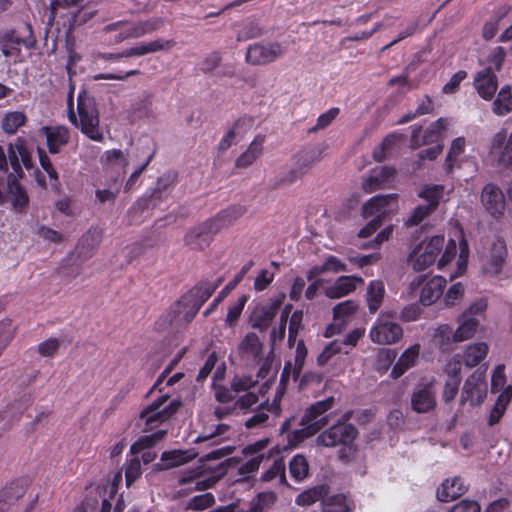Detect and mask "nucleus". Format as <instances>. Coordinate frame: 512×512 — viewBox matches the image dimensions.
I'll return each instance as SVG.
<instances>
[{"mask_svg":"<svg viewBox=\"0 0 512 512\" xmlns=\"http://www.w3.org/2000/svg\"><path fill=\"white\" fill-rule=\"evenodd\" d=\"M222 279L216 282L208 280L199 282L185 294L173 307L171 324L181 327L189 324L198 313L201 306L212 296Z\"/></svg>","mask_w":512,"mask_h":512,"instance_id":"1","label":"nucleus"},{"mask_svg":"<svg viewBox=\"0 0 512 512\" xmlns=\"http://www.w3.org/2000/svg\"><path fill=\"white\" fill-rule=\"evenodd\" d=\"M77 102L78 117L72 109L73 96L72 92H70L68 95L69 120L88 138L101 142L104 136L99 127V111L96 107L95 99L83 90L79 93Z\"/></svg>","mask_w":512,"mask_h":512,"instance_id":"2","label":"nucleus"},{"mask_svg":"<svg viewBox=\"0 0 512 512\" xmlns=\"http://www.w3.org/2000/svg\"><path fill=\"white\" fill-rule=\"evenodd\" d=\"M443 192L444 186L442 185H425L417 196L426 201V204L416 206L404 221V225L407 228L415 227L426 220L438 208Z\"/></svg>","mask_w":512,"mask_h":512,"instance_id":"3","label":"nucleus"},{"mask_svg":"<svg viewBox=\"0 0 512 512\" xmlns=\"http://www.w3.org/2000/svg\"><path fill=\"white\" fill-rule=\"evenodd\" d=\"M486 307V301L478 299L459 315L458 327L452 335L453 342H462L474 337L480 326L479 317L484 313Z\"/></svg>","mask_w":512,"mask_h":512,"instance_id":"4","label":"nucleus"},{"mask_svg":"<svg viewBox=\"0 0 512 512\" xmlns=\"http://www.w3.org/2000/svg\"><path fill=\"white\" fill-rule=\"evenodd\" d=\"M163 25V20L160 18H151L144 21L130 22L128 20H121L106 25L103 31L106 33L113 31H120L116 36L115 41L120 43L126 39L139 38L145 34L152 33Z\"/></svg>","mask_w":512,"mask_h":512,"instance_id":"5","label":"nucleus"},{"mask_svg":"<svg viewBox=\"0 0 512 512\" xmlns=\"http://www.w3.org/2000/svg\"><path fill=\"white\" fill-rule=\"evenodd\" d=\"M357 436L358 430L353 424L338 422L320 433L316 443L324 447L350 446Z\"/></svg>","mask_w":512,"mask_h":512,"instance_id":"6","label":"nucleus"},{"mask_svg":"<svg viewBox=\"0 0 512 512\" xmlns=\"http://www.w3.org/2000/svg\"><path fill=\"white\" fill-rule=\"evenodd\" d=\"M391 315L381 314L376 324L370 330V339L372 342L380 345H390L398 342L403 336L402 327L391 321Z\"/></svg>","mask_w":512,"mask_h":512,"instance_id":"7","label":"nucleus"},{"mask_svg":"<svg viewBox=\"0 0 512 512\" xmlns=\"http://www.w3.org/2000/svg\"><path fill=\"white\" fill-rule=\"evenodd\" d=\"M398 209L397 194L377 195L363 204L362 215L365 218H380L382 222L386 216L396 214Z\"/></svg>","mask_w":512,"mask_h":512,"instance_id":"8","label":"nucleus"},{"mask_svg":"<svg viewBox=\"0 0 512 512\" xmlns=\"http://www.w3.org/2000/svg\"><path fill=\"white\" fill-rule=\"evenodd\" d=\"M168 398L169 395L167 394L161 395L140 413L136 425L142 428L143 432H150L167 420L162 406L168 400Z\"/></svg>","mask_w":512,"mask_h":512,"instance_id":"9","label":"nucleus"},{"mask_svg":"<svg viewBox=\"0 0 512 512\" xmlns=\"http://www.w3.org/2000/svg\"><path fill=\"white\" fill-rule=\"evenodd\" d=\"M487 395V384L485 374L475 371L470 375L462 388L461 403L469 401L472 405L478 406L483 403Z\"/></svg>","mask_w":512,"mask_h":512,"instance_id":"10","label":"nucleus"},{"mask_svg":"<svg viewBox=\"0 0 512 512\" xmlns=\"http://www.w3.org/2000/svg\"><path fill=\"white\" fill-rule=\"evenodd\" d=\"M491 158L503 167H512V133L507 136L505 130L497 132L489 147Z\"/></svg>","mask_w":512,"mask_h":512,"instance_id":"11","label":"nucleus"},{"mask_svg":"<svg viewBox=\"0 0 512 512\" xmlns=\"http://www.w3.org/2000/svg\"><path fill=\"white\" fill-rule=\"evenodd\" d=\"M333 403L334 398L330 397L311 405L301 418L300 425H309L317 433L328 424L329 416L326 412L332 408Z\"/></svg>","mask_w":512,"mask_h":512,"instance_id":"12","label":"nucleus"},{"mask_svg":"<svg viewBox=\"0 0 512 512\" xmlns=\"http://www.w3.org/2000/svg\"><path fill=\"white\" fill-rule=\"evenodd\" d=\"M237 351L242 361L256 365L263 360L264 343L256 333L250 332L240 341Z\"/></svg>","mask_w":512,"mask_h":512,"instance_id":"13","label":"nucleus"},{"mask_svg":"<svg viewBox=\"0 0 512 512\" xmlns=\"http://www.w3.org/2000/svg\"><path fill=\"white\" fill-rule=\"evenodd\" d=\"M282 54L283 49L279 43H258L248 48L246 60L253 65H265L275 61Z\"/></svg>","mask_w":512,"mask_h":512,"instance_id":"14","label":"nucleus"},{"mask_svg":"<svg viewBox=\"0 0 512 512\" xmlns=\"http://www.w3.org/2000/svg\"><path fill=\"white\" fill-rule=\"evenodd\" d=\"M215 234H217V232L214 231V228L207 220L190 229L184 237V243L192 250H204L209 246L212 236Z\"/></svg>","mask_w":512,"mask_h":512,"instance_id":"15","label":"nucleus"},{"mask_svg":"<svg viewBox=\"0 0 512 512\" xmlns=\"http://www.w3.org/2000/svg\"><path fill=\"white\" fill-rule=\"evenodd\" d=\"M481 203L493 217H499L505 210V197L500 188L494 184L484 186L481 193Z\"/></svg>","mask_w":512,"mask_h":512,"instance_id":"16","label":"nucleus"},{"mask_svg":"<svg viewBox=\"0 0 512 512\" xmlns=\"http://www.w3.org/2000/svg\"><path fill=\"white\" fill-rule=\"evenodd\" d=\"M7 198H9L12 208L16 212H24L28 207L29 196L14 173L7 175Z\"/></svg>","mask_w":512,"mask_h":512,"instance_id":"17","label":"nucleus"},{"mask_svg":"<svg viewBox=\"0 0 512 512\" xmlns=\"http://www.w3.org/2000/svg\"><path fill=\"white\" fill-rule=\"evenodd\" d=\"M473 84L479 96L484 100H491L498 88L497 76L491 67L476 73Z\"/></svg>","mask_w":512,"mask_h":512,"instance_id":"18","label":"nucleus"},{"mask_svg":"<svg viewBox=\"0 0 512 512\" xmlns=\"http://www.w3.org/2000/svg\"><path fill=\"white\" fill-rule=\"evenodd\" d=\"M247 209L245 206L237 204L229 206L221 210L214 218L208 221L217 233L224 228L232 226L238 219H240Z\"/></svg>","mask_w":512,"mask_h":512,"instance_id":"19","label":"nucleus"},{"mask_svg":"<svg viewBox=\"0 0 512 512\" xmlns=\"http://www.w3.org/2000/svg\"><path fill=\"white\" fill-rule=\"evenodd\" d=\"M197 453L193 450H172L163 452L159 463L153 467L155 471L168 470L183 465L194 459Z\"/></svg>","mask_w":512,"mask_h":512,"instance_id":"20","label":"nucleus"},{"mask_svg":"<svg viewBox=\"0 0 512 512\" xmlns=\"http://www.w3.org/2000/svg\"><path fill=\"white\" fill-rule=\"evenodd\" d=\"M174 45L173 41H166L163 43L161 40H154L148 43H140L134 47H130L117 55H111V58H129L134 56H142L148 53L157 52L163 49H169Z\"/></svg>","mask_w":512,"mask_h":512,"instance_id":"21","label":"nucleus"},{"mask_svg":"<svg viewBox=\"0 0 512 512\" xmlns=\"http://www.w3.org/2000/svg\"><path fill=\"white\" fill-rule=\"evenodd\" d=\"M41 132L45 135L47 146L50 153H58L60 148L66 145L69 141L70 135L66 127H48L41 128Z\"/></svg>","mask_w":512,"mask_h":512,"instance_id":"22","label":"nucleus"},{"mask_svg":"<svg viewBox=\"0 0 512 512\" xmlns=\"http://www.w3.org/2000/svg\"><path fill=\"white\" fill-rule=\"evenodd\" d=\"M357 283L362 284L363 279L357 276H341L325 290V295L331 299L344 297L356 289Z\"/></svg>","mask_w":512,"mask_h":512,"instance_id":"23","label":"nucleus"},{"mask_svg":"<svg viewBox=\"0 0 512 512\" xmlns=\"http://www.w3.org/2000/svg\"><path fill=\"white\" fill-rule=\"evenodd\" d=\"M281 306V301L278 299L271 300L268 305L262 306L254 312V320L252 327L259 329L264 332L270 326L272 320L276 316L279 308Z\"/></svg>","mask_w":512,"mask_h":512,"instance_id":"24","label":"nucleus"},{"mask_svg":"<svg viewBox=\"0 0 512 512\" xmlns=\"http://www.w3.org/2000/svg\"><path fill=\"white\" fill-rule=\"evenodd\" d=\"M446 285V279L441 276H435L425 283L421 289L420 302L424 306H430L437 301Z\"/></svg>","mask_w":512,"mask_h":512,"instance_id":"25","label":"nucleus"},{"mask_svg":"<svg viewBox=\"0 0 512 512\" xmlns=\"http://www.w3.org/2000/svg\"><path fill=\"white\" fill-rule=\"evenodd\" d=\"M29 486L28 479H18L9 483L0 491V503L9 506L15 504L26 492Z\"/></svg>","mask_w":512,"mask_h":512,"instance_id":"26","label":"nucleus"},{"mask_svg":"<svg viewBox=\"0 0 512 512\" xmlns=\"http://www.w3.org/2000/svg\"><path fill=\"white\" fill-rule=\"evenodd\" d=\"M412 409L417 413H427L436 406L435 396L430 387H421L415 390L411 396Z\"/></svg>","mask_w":512,"mask_h":512,"instance_id":"27","label":"nucleus"},{"mask_svg":"<svg viewBox=\"0 0 512 512\" xmlns=\"http://www.w3.org/2000/svg\"><path fill=\"white\" fill-rule=\"evenodd\" d=\"M466 491L464 481L460 477H454L442 483L441 489L437 490V498L441 502H448L460 497Z\"/></svg>","mask_w":512,"mask_h":512,"instance_id":"28","label":"nucleus"},{"mask_svg":"<svg viewBox=\"0 0 512 512\" xmlns=\"http://www.w3.org/2000/svg\"><path fill=\"white\" fill-rule=\"evenodd\" d=\"M395 174V169L383 166L374 169L372 174L363 180L362 188L366 193H371L381 188Z\"/></svg>","mask_w":512,"mask_h":512,"instance_id":"29","label":"nucleus"},{"mask_svg":"<svg viewBox=\"0 0 512 512\" xmlns=\"http://www.w3.org/2000/svg\"><path fill=\"white\" fill-rule=\"evenodd\" d=\"M263 142L262 136H256L248 148L235 160V167L244 169L252 165L262 155Z\"/></svg>","mask_w":512,"mask_h":512,"instance_id":"30","label":"nucleus"},{"mask_svg":"<svg viewBox=\"0 0 512 512\" xmlns=\"http://www.w3.org/2000/svg\"><path fill=\"white\" fill-rule=\"evenodd\" d=\"M269 412L278 417L281 413L279 402L275 400L270 405L261 404L257 411L245 421L246 428L252 429L264 425L269 419Z\"/></svg>","mask_w":512,"mask_h":512,"instance_id":"31","label":"nucleus"},{"mask_svg":"<svg viewBox=\"0 0 512 512\" xmlns=\"http://www.w3.org/2000/svg\"><path fill=\"white\" fill-rule=\"evenodd\" d=\"M419 345H414L406 349L400 356L397 363L394 365L391 371V377L398 379L401 377L409 368L413 367L419 355Z\"/></svg>","mask_w":512,"mask_h":512,"instance_id":"32","label":"nucleus"},{"mask_svg":"<svg viewBox=\"0 0 512 512\" xmlns=\"http://www.w3.org/2000/svg\"><path fill=\"white\" fill-rule=\"evenodd\" d=\"M328 493L329 487L326 484L317 485L300 493L296 497V503L300 506H309L317 501H323Z\"/></svg>","mask_w":512,"mask_h":512,"instance_id":"33","label":"nucleus"},{"mask_svg":"<svg viewBox=\"0 0 512 512\" xmlns=\"http://www.w3.org/2000/svg\"><path fill=\"white\" fill-rule=\"evenodd\" d=\"M384 295V283L380 280L371 281L367 287V304L370 313H375L380 308Z\"/></svg>","mask_w":512,"mask_h":512,"instance_id":"34","label":"nucleus"},{"mask_svg":"<svg viewBox=\"0 0 512 512\" xmlns=\"http://www.w3.org/2000/svg\"><path fill=\"white\" fill-rule=\"evenodd\" d=\"M488 346L484 342L469 345L464 353L463 360L467 367L477 366L487 355Z\"/></svg>","mask_w":512,"mask_h":512,"instance_id":"35","label":"nucleus"},{"mask_svg":"<svg viewBox=\"0 0 512 512\" xmlns=\"http://www.w3.org/2000/svg\"><path fill=\"white\" fill-rule=\"evenodd\" d=\"M493 112L498 116L507 115L512 111V92L509 86H504L498 92L492 104Z\"/></svg>","mask_w":512,"mask_h":512,"instance_id":"36","label":"nucleus"},{"mask_svg":"<svg viewBox=\"0 0 512 512\" xmlns=\"http://www.w3.org/2000/svg\"><path fill=\"white\" fill-rule=\"evenodd\" d=\"M319 155L315 150L303 151L296 156L293 169L302 178L312 166L319 160Z\"/></svg>","mask_w":512,"mask_h":512,"instance_id":"37","label":"nucleus"},{"mask_svg":"<svg viewBox=\"0 0 512 512\" xmlns=\"http://www.w3.org/2000/svg\"><path fill=\"white\" fill-rule=\"evenodd\" d=\"M101 232L97 229L88 230L80 239L77 249L79 254L89 257L90 253L100 244Z\"/></svg>","mask_w":512,"mask_h":512,"instance_id":"38","label":"nucleus"},{"mask_svg":"<svg viewBox=\"0 0 512 512\" xmlns=\"http://www.w3.org/2000/svg\"><path fill=\"white\" fill-rule=\"evenodd\" d=\"M512 398V387L509 386L505 389V391L499 395L497 402L495 403L493 409L490 412L488 418V425L493 426L498 423L502 418L508 403Z\"/></svg>","mask_w":512,"mask_h":512,"instance_id":"39","label":"nucleus"},{"mask_svg":"<svg viewBox=\"0 0 512 512\" xmlns=\"http://www.w3.org/2000/svg\"><path fill=\"white\" fill-rule=\"evenodd\" d=\"M27 121L26 115L21 111H12L4 115L2 119V129L8 135H13L17 132L18 128L25 125Z\"/></svg>","mask_w":512,"mask_h":512,"instance_id":"40","label":"nucleus"},{"mask_svg":"<svg viewBox=\"0 0 512 512\" xmlns=\"http://www.w3.org/2000/svg\"><path fill=\"white\" fill-rule=\"evenodd\" d=\"M289 472L296 481L304 480L309 473V463L302 454L295 455L289 462Z\"/></svg>","mask_w":512,"mask_h":512,"instance_id":"41","label":"nucleus"},{"mask_svg":"<svg viewBox=\"0 0 512 512\" xmlns=\"http://www.w3.org/2000/svg\"><path fill=\"white\" fill-rule=\"evenodd\" d=\"M344 494H336L322 501V512H351Z\"/></svg>","mask_w":512,"mask_h":512,"instance_id":"42","label":"nucleus"},{"mask_svg":"<svg viewBox=\"0 0 512 512\" xmlns=\"http://www.w3.org/2000/svg\"><path fill=\"white\" fill-rule=\"evenodd\" d=\"M301 179L298 173L293 169H289L269 180L268 188L271 191L279 190L292 185Z\"/></svg>","mask_w":512,"mask_h":512,"instance_id":"43","label":"nucleus"},{"mask_svg":"<svg viewBox=\"0 0 512 512\" xmlns=\"http://www.w3.org/2000/svg\"><path fill=\"white\" fill-rule=\"evenodd\" d=\"M22 40L15 35L14 30L5 31L0 35V50L5 57H10L13 51H19Z\"/></svg>","mask_w":512,"mask_h":512,"instance_id":"44","label":"nucleus"},{"mask_svg":"<svg viewBox=\"0 0 512 512\" xmlns=\"http://www.w3.org/2000/svg\"><path fill=\"white\" fill-rule=\"evenodd\" d=\"M152 94L145 92L131 105L130 113L134 118L148 117L151 113Z\"/></svg>","mask_w":512,"mask_h":512,"instance_id":"45","label":"nucleus"},{"mask_svg":"<svg viewBox=\"0 0 512 512\" xmlns=\"http://www.w3.org/2000/svg\"><path fill=\"white\" fill-rule=\"evenodd\" d=\"M166 435L165 430H158L155 433L141 436L135 443L131 446L132 454H137L143 449L150 448L154 446L156 443L161 441Z\"/></svg>","mask_w":512,"mask_h":512,"instance_id":"46","label":"nucleus"},{"mask_svg":"<svg viewBox=\"0 0 512 512\" xmlns=\"http://www.w3.org/2000/svg\"><path fill=\"white\" fill-rule=\"evenodd\" d=\"M276 501V495L273 492H262L255 496L249 503V509L243 512H263L270 508Z\"/></svg>","mask_w":512,"mask_h":512,"instance_id":"47","label":"nucleus"},{"mask_svg":"<svg viewBox=\"0 0 512 512\" xmlns=\"http://www.w3.org/2000/svg\"><path fill=\"white\" fill-rule=\"evenodd\" d=\"M409 263L415 271H423L434 264L435 260L426 252L422 251V248H417L410 254Z\"/></svg>","mask_w":512,"mask_h":512,"instance_id":"48","label":"nucleus"},{"mask_svg":"<svg viewBox=\"0 0 512 512\" xmlns=\"http://www.w3.org/2000/svg\"><path fill=\"white\" fill-rule=\"evenodd\" d=\"M307 348L303 340H299L296 345L295 359L293 364V378L296 381L304 367L305 359L307 357Z\"/></svg>","mask_w":512,"mask_h":512,"instance_id":"49","label":"nucleus"},{"mask_svg":"<svg viewBox=\"0 0 512 512\" xmlns=\"http://www.w3.org/2000/svg\"><path fill=\"white\" fill-rule=\"evenodd\" d=\"M276 477H279L282 483L286 481L285 463L282 459L274 460L271 467L262 474L261 479L263 481H271Z\"/></svg>","mask_w":512,"mask_h":512,"instance_id":"50","label":"nucleus"},{"mask_svg":"<svg viewBox=\"0 0 512 512\" xmlns=\"http://www.w3.org/2000/svg\"><path fill=\"white\" fill-rule=\"evenodd\" d=\"M177 179V173L175 171H166L164 172L158 179L156 183V187L154 188L153 193L150 195L151 198L156 197L159 193L167 190L170 186H172Z\"/></svg>","mask_w":512,"mask_h":512,"instance_id":"51","label":"nucleus"},{"mask_svg":"<svg viewBox=\"0 0 512 512\" xmlns=\"http://www.w3.org/2000/svg\"><path fill=\"white\" fill-rule=\"evenodd\" d=\"M257 383L258 379H253L252 376H235L231 382V390L235 393L248 392Z\"/></svg>","mask_w":512,"mask_h":512,"instance_id":"52","label":"nucleus"},{"mask_svg":"<svg viewBox=\"0 0 512 512\" xmlns=\"http://www.w3.org/2000/svg\"><path fill=\"white\" fill-rule=\"evenodd\" d=\"M214 503H215V498H214L213 494L205 493V494H201V495H197V496L193 497L188 502L187 507L189 509H192L195 511H200V510H204L208 507H211Z\"/></svg>","mask_w":512,"mask_h":512,"instance_id":"53","label":"nucleus"},{"mask_svg":"<svg viewBox=\"0 0 512 512\" xmlns=\"http://www.w3.org/2000/svg\"><path fill=\"white\" fill-rule=\"evenodd\" d=\"M264 33V28L257 21H250L238 33V40H248L259 37Z\"/></svg>","mask_w":512,"mask_h":512,"instance_id":"54","label":"nucleus"},{"mask_svg":"<svg viewBox=\"0 0 512 512\" xmlns=\"http://www.w3.org/2000/svg\"><path fill=\"white\" fill-rule=\"evenodd\" d=\"M15 147L18 153L19 163H22L26 169H31L33 167L32 155L25 146V141L20 137L17 138L15 140Z\"/></svg>","mask_w":512,"mask_h":512,"instance_id":"55","label":"nucleus"},{"mask_svg":"<svg viewBox=\"0 0 512 512\" xmlns=\"http://www.w3.org/2000/svg\"><path fill=\"white\" fill-rule=\"evenodd\" d=\"M253 125L254 118L252 116L244 115L235 121L231 129L232 131H235V135L237 137L242 138L253 128Z\"/></svg>","mask_w":512,"mask_h":512,"instance_id":"56","label":"nucleus"},{"mask_svg":"<svg viewBox=\"0 0 512 512\" xmlns=\"http://www.w3.org/2000/svg\"><path fill=\"white\" fill-rule=\"evenodd\" d=\"M217 471L219 472L217 475H211L205 479L198 480L195 485V490H206L213 487L226 473L223 463L217 466Z\"/></svg>","mask_w":512,"mask_h":512,"instance_id":"57","label":"nucleus"},{"mask_svg":"<svg viewBox=\"0 0 512 512\" xmlns=\"http://www.w3.org/2000/svg\"><path fill=\"white\" fill-rule=\"evenodd\" d=\"M302 427L300 429L294 430L289 436L288 441L292 445H298L303 440L311 437L312 435L316 434L315 429L310 427L309 425H301Z\"/></svg>","mask_w":512,"mask_h":512,"instance_id":"58","label":"nucleus"},{"mask_svg":"<svg viewBox=\"0 0 512 512\" xmlns=\"http://www.w3.org/2000/svg\"><path fill=\"white\" fill-rule=\"evenodd\" d=\"M464 294V287L461 283L453 284L445 294L444 303L446 307H452L456 302L462 298Z\"/></svg>","mask_w":512,"mask_h":512,"instance_id":"59","label":"nucleus"},{"mask_svg":"<svg viewBox=\"0 0 512 512\" xmlns=\"http://www.w3.org/2000/svg\"><path fill=\"white\" fill-rule=\"evenodd\" d=\"M341 352H342L341 343L337 340L332 341L320 353V355L317 358V362L319 365L322 366V365L326 364L331 359V357L333 355H335L337 353H341Z\"/></svg>","mask_w":512,"mask_h":512,"instance_id":"60","label":"nucleus"},{"mask_svg":"<svg viewBox=\"0 0 512 512\" xmlns=\"http://www.w3.org/2000/svg\"><path fill=\"white\" fill-rule=\"evenodd\" d=\"M264 459L268 460L269 456H266L265 454H257L253 456L251 459H249L247 462H245L239 467V474L248 475L250 473L255 472L256 470L259 469L260 463Z\"/></svg>","mask_w":512,"mask_h":512,"instance_id":"61","label":"nucleus"},{"mask_svg":"<svg viewBox=\"0 0 512 512\" xmlns=\"http://www.w3.org/2000/svg\"><path fill=\"white\" fill-rule=\"evenodd\" d=\"M246 301H247V296L242 295L238 299V301L228 309V313H227V317H226L227 324L233 325L239 319Z\"/></svg>","mask_w":512,"mask_h":512,"instance_id":"62","label":"nucleus"},{"mask_svg":"<svg viewBox=\"0 0 512 512\" xmlns=\"http://www.w3.org/2000/svg\"><path fill=\"white\" fill-rule=\"evenodd\" d=\"M461 378H448L443 389V400L451 402L458 393Z\"/></svg>","mask_w":512,"mask_h":512,"instance_id":"63","label":"nucleus"},{"mask_svg":"<svg viewBox=\"0 0 512 512\" xmlns=\"http://www.w3.org/2000/svg\"><path fill=\"white\" fill-rule=\"evenodd\" d=\"M141 474V463L138 458H132L125 470L126 483L130 486Z\"/></svg>","mask_w":512,"mask_h":512,"instance_id":"64","label":"nucleus"}]
</instances>
